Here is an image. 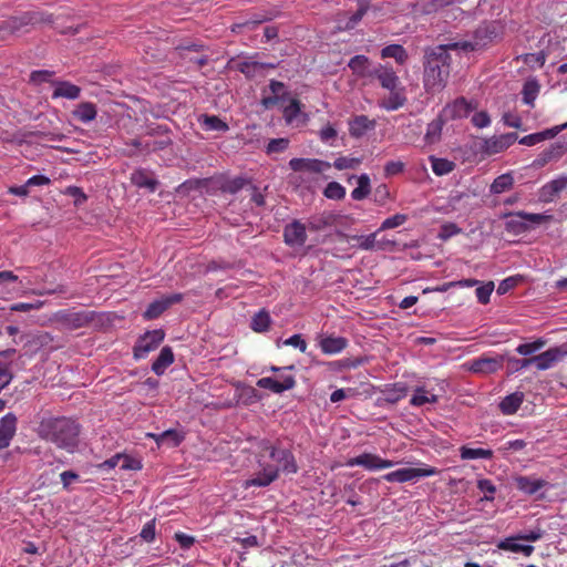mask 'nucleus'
<instances>
[{
    "label": "nucleus",
    "mask_w": 567,
    "mask_h": 567,
    "mask_svg": "<svg viewBox=\"0 0 567 567\" xmlns=\"http://www.w3.org/2000/svg\"><path fill=\"white\" fill-rule=\"evenodd\" d=\"M258 472L243 484L245 488L269 486L279 475V467L269 458V454H260L258 457Z\"/></svg>",
    "instance_id": "obj_3"
},
{
    "label": "nucleus",
    "mask_w": 567,
    "mask_h": 567,
    "mask_svg": "<svg viewBox=\"0 0 567 567\" xmlns=\"http://www.w3.org/2000/svg\"><path fill=\"white\" fill-rule=\"evenodd\" d=\"M567 187V176L561 175L546 183L538 194V198L543 203L553 202Z\"/></svg>",
    "instance_id": "obj_14"
},
{
    "label": "nucleus",
    "mask_w": 567,
    "mask_h": 567,
    "mask_svg": "<svg viewBox=\"0 0 567 567\" xmlns=\"http://www.w3.org/2000/svg\"><path fill=\"white\" fill-rule=\"evenodd\" d=\"M460 233H461V228L457 225H455L453 223H447L441 227L439 237L443 240H446Z\"/></svg>",
    "instance_id": "obj_57"
},
{
    "label": "nucleus",
    "mask_w": 567,
    "mask_h": 567,
    "mask_svg": "<svg viewBox=\"0 0 567 567\" xmlns=\"http://www.w3.org/2000/svg\"><path fill=\"white\" fill-rule=\"evenodd\" d=\"M472 124L477 128H484L489 126L491 118L489 115L485 111L476 112L472 116Z\"/></svg>",
    "instance_id": "obj_58"
},
{
    "label": "nucleus",
    "mask_w": 567,
    "mask_h": 567,
    "mask_svg": "<svg viewBox=\"0 0 567 567\" xmlns=\"http://www.w3.org/2000/svg\"><path fill=\"white\" fill-rule=\"evenodd\" d=\"M318 136L323 144L336 146L338 140V130L333 124L328 123L319 130Z\"/></svg>",
    "instance_id": "obj_44"
},
{
    "label": "nucleus",
    "mask_w": 567,
    "mask_h": 567,
    "mask_svg": "<svg viewBox=\"0 0 567 567\" xmlns=\"http://www.w3.org/2000/svg\"><path fill=\"white\" fill-rule=\"evenodd\" d=\"M404 164L400 161L388 162L384 166L385 176H394L403 172Z\"/></svg>",
    "instance_id": "obj_61"
},
{
    "label": "nucleus",
    "mask_w": 567,
    "mask_h": 567,
    "mask_svg": "<svg viewBox=\"0 0 567 567\" xmlns=\"http://www.w3.org/2000/svg\"><path fill=\"white\" fill-rule=\"evenodd\" d=\"M81 89L70 82L62 81L55 84L52 96L56 97H65L69 100H75L80 96Z\"/></svg>",
    "instance_id": "obj_30"
},
{
    "label": "nucleus",
    "mask_w": 567,
    "mask_h": 567,
    "mask_svg": "<svg viewBox=\"0 0 567 567\" xmlns=\"http://www.w3.org/2000/svg\"><path fill=\"white\" fill-rule=\"evenodd\" d=\"M267 451H269V458L279 467V472L281 471L286 474L297 473L298 466L289 450L267 446Z\"/></svg>",
    "instance_id": "obj_8"
},
{
    "label": "nucleus",
    "mask_w": 567,
    "mask_h": 567,
    "mask_svg": "<svg viewBox=\"0 0 567 567\" xmlns=\"http://www.w3.org/2000/svg\"><path fill=\"white\" fill-rule=\"evenodd\" d=\"M501 27L496 22L480 25L474 33L458 41L440 44L426 52L423 83L427 93L434 94L442 91L450 75V54H467L478 51L491 44L499 37Z\"/></svg>",
    "instance_id": "obj_1"
},
{
    "label": "nucleus",
    "mask_w": 567,
    "mask_h": 567,
    "mask_svg": "<svg viewBox=\"0 0 567 567\" xmlns=\"http://www.w3.org/2000/svg\"><path fill=\"white\" fill-rule=\"evenodd\" d=\"M358 186L351 192L354 200H362L371 193V181L368 174H361L357 178Z\"/></svg>",
    "instance_id": "obj_35"
},
{
    "label": "nucleus",
    "mask_w": 567,
    "mask_h": 567,
    "mask_svg": "<svg viewBox=\"0 0 567 567\" xmlns=\"http://www.w3.org/2000/svg\"><path fill=\"white\" fill-rule=\"evenodd\" d=\"M514 185V176L512 173H505L497 176L491 184L489 192L494 195H499L509 190Z\"/></svg>",
    "instance_id": "obj_33"
},
{
    "label": "nucleus",
    "mask_w": 567,
    "mask_h": 567,
    "mask_svg": "<svg viewBox=\"0 0 567 567\" xmlns=\"http://www.w3.org/2000/svg\"><path fill=\"white\" fill-rule=\"evenodd\" d=\"M348 66L355 75L360 78H364L372 74V72L370 71V61L365 55L353 56L349 61Z\"/></svg>",
    "instance_id": "obj_32"
},
{
    "label": "nucleus",
    "mask_w": 567,
    "mask_h": 567,
    "mask_svg": "<svg viewBox=\"0 0 567 567\" xmlns=\"http://www.w3.org/2000/svg\"><path fill=\"white\" fill-rule=\"evenodd\" d=\"M278 106L282 111L284 118L287 124L292 125L299 122L301 109L297 99L290 96L286 100V102H282Z\"/></svg>",
    "instance_id": "obj_22"
},
{
    "label": "nucleus",
    "mask_w": 567,
    "mask_h": 567,
    "mask_svg": "<svg viewBox=\"0 0 567 567\" xmlns=\"http://www.w3.org/2000/svg\"><path fill=\"white\" fill-rule=\"evenodd\" d=\"M522 540L518 538V535L509 536L502 539L497 547L502 550L512 551V553H520L525 557H529L534 551V546L532 545H523L519 543Z\"/></svg>",
    "instance_id": "obj_21"
},
{
    "label": "nucleus",
    "mask_w": 567,
    "mask_h": 567,
    "mask_svg": "<svg viewBox=\"0 0 567 567\" xmlns=\"http://www.w3.org/2000/svg\"><path fill=\"white\" fill-rule=\"evenodd\" d=\"M357 11L350 17L349 21L346 23V29H353L365 16L370 9L369 0H358Z\"/></svg>",
    "instance_id": "obj_42"
},
{
    "label": "nucleus",
    "mask_w": 567,
    "mask_h": 567,
    "mask_svg": "<svg viewBox=\"0 0 567 567\" xmlns=\"http://www.w3.org/2000/svg\"><path fill=\"white\" fill-rule=\"evenodd\" d=\"M381 58L394 59L399 64H404L408 60L406 50L400 44H390L381 50Z\"/></svg>",
    "instance_id": "obj_37"
},
{
    "label": "nucleus",
    "mask_w": 567,
    "mask_h": 567,
    "mask_svg": "<svg viewBox=\"0 0 567 567\" xmlns=\"http://www.w3.org/2000/svg\"><path fill=\"white\" fill-rule=\"evenodd\" d=\"M439 473L435 467L426 464H421L420 467H401L395 471L389 472L382 476L389 483H408L416 482L423 477L434 476Z\"/></svg>",
    "instance_id": "obj_4"
},
{
    "label": "nucleus",
    "mask_w": 567,
    "mask_h": 567,
    "mask_svg": "<svg viewBox=\"0 0 567 567\" xmlns=\"http://www.w3.org/2000/svg\"><path fill=\"white\" fill-rule=\"evenodd\" d=\"M323 195L329 199L340 200L346 196V188L338 182H330L326 186Z\"/></svg>",
    "instance_id": "obj_49"
},
{
    "label": "nucleus",
    "mask_w": 567,
    "mask_h": 567,
    "mask_svg": "<svg viewBox=\"0 0 567 567\" xmlns=\"http://www.w3.org/2000/svg\"><path fill=\"white\" fill-rule=\"evenodd\" d=\"M396 464L398 462L382 458L372 453H363L348 461V466H361L368 471L391 468Z\"/></svg>",
    "instance_id": "obj_6"
},
{
    "label": "nucleus",
    "mask_w": 567,
    "mask_h": 567,
    "mask_svg": "<svg viewBox=\"0 0 567 567\" xmlns=\"http://www.w3.org/2000/svg\"><path fill=\"white\" fill-rule=\"evenodd\" d=\"M372 128H374V121L369 120L365 115L355 116L349 123V133L353 137H361Z\"/></svg>",
    "instance_id": "obj_26"
},
{
    "label": "nucleus",
    "mask_w": 567,
    "mask_h": 567,
    "mask_svg": "<svg viewBox=\"0 0 567 567\" xmlns=\"http://www.w3.org/2000/svg\"><path fill=\"white\" fill-rule=\"evenodd\" d=\"M331 224V217L327 214L315 215L309 218L307 227L310 230L319 231Z\"/></svg>",
    "instance_id": "obj_51"
},
{
    "label": "nucleus",
    "mask_w": 567,
    "mask_h": 567,
    "mask_svg": "<svg viewBox=\"0 0 567 567\" xmlns=\"http://www.w3.org/2000/svg\"><path fill=\"white\" fill-rule=\"evenodd\" d=\"M17 431V417L12 413L6 414L0 422V434L13 437Z\"/></svg>",
    "instance_id": "obj_47"
},
{
    "label": "nucleus",
    "mask_w": 567,
    "mask_h": 567,
    "mask_svg": "<svg viewBox=\"0 0 567 567\" xmlns=\"http://www.w3.org/2000/svg\"><path fill=\"white\" fill-rule=\"evenodd\" d=\"M19 278L12 271H0V296L8 298L17 292L19 288L16 287Z\"/></svg>",
    "instance_id": "obj_23"
},
{
    "label": "nucleus",
    "mask_w": 567,
    "mask_h": 567,
    "mask_svg": "<svg viewBox=\"0 0 567 567\" xmlns=\"http://www.w3.org/2000/svg\"><path fill=\"white\" fill-rule=\"evenodd\" d=\"M270 94L262 96L261 103L266 109H272L278 106L282 102H286L290 95L286 92L284 83L279 81H271L269 84Z\"/></svg>",
    "instance_id": "obj_15"
},
{
    "label": "nucleus",
    "mask_w": 567,
    "mask_h": 567,
    "mask_svg": "<svg viewBox=\"0 0 567 567\" xmlns=\"http://www.w3.org/2000/svg\"><path fill=\"white\" fill-rule=\"evenodd\" d=\"M514 217H519V219L524 220L525 224H535L539 225L542 223L548 221L551 219L550 215L546 214H533V213H526V212H517L515 213Z\"/></svg>",
    "instance_id": "obj_50"
},
{
    "label": "nucleus",
    "mask_w": 567,
    "mask_h": 567,
    "mask_svg": "<svg viewBox=\"0 0 567 567\" xmlns=\"http://www.w3.org/2000/svg\"><path fill=\"white\" fill-rule=\"evenodd\" d=\"M131 182L140 187L154 192L157 187V181L154 176L145 169H137L131 175Z\"/></svg>",
    "instance_id": "obj_25"
},
{
    "label": "nucleus",
    "mask_w": 567,
    "mask_h": 567,
    "mask_svg": "<svg viewBox=\"0 0 567 567\" xmlns=\"http://www.w3.org/2000/svg\"><path fill=\"white\" fill-rule=\"evenodd\" d=\"M140 536L142 539H144L145 542L147 543H151L154 540L155 538V520H150L147 522L141 533H140Z\"/></svg>",
    "instance_id": "obj_60"
},
{
    "label": "nucleus",
    "mask_w": 567,
    "mask_h": 567,
    "mask_svg": "<svg viewBox=\"0 0 567 567\" xmlns=\"http://www.w3.org/2000/svg\"><path fill=\"white\" fill-rule=\"evenodd\" d=\"M141 468H142L141 461L133 458L131 456H127V455H123V460L121 462V470L136 471V470H141Z\"/></svg>",
    "instance_id": "obj_64"
},
{
    "label": "nucleus",
    "mask_w": 567,
    "mask_h": 567,
    "mask_svg": "<svg viewBox=\"0 0 567 567\" xmlns=\"http://www.w3.org/2000/svg\"><path fill=\"white\" fill-rule=\"evenodd\" d=\"M373 73L378 78L382 87L389 91H394L399 87L400 79L392 68H389L388 65H379Z\"/></svg>",
    "instance_id": "obj_19"
},
{
    "label": "nucleus",
    "mask_w": 567,
    "mask_h": 567,
    "mask_svg": "<svg viewBox=\"0 0 567 567\" xmlns=\"http://www.w3.org/2000/svg\"><path fill=\"white\" fill-rule=\"evenodd\" d=\"M494 290V282L487 281L476 288L475 295L482 305H486L489 302L491 295Z\"/></svg>",
    "instance_id": "obj_53"
},
{
    "label": "nucleus",
    "mask_w": 567,
    "mask_h": 567,
    "mask_svg": "<svg viewBox=\"0 0 567 567\" xmlns=\"http://www.w3.org/2000/svg\"><path fill=\"white\" fill-rule=\"evenodd\" d=\"M494 452L491 449L471 447L463 445L460 447V457L464 461L468 460H491Z\"/></svg>",
    "instance_id": "obj_28"
},
{
    "label": "nucleus",
    "mask_w": 567,
    "mask_h": 567,
    "mask_svg": "<svg viewBox=\"0 0 567 567\" xmlns=\"http://www.w3.org/2000/svg\"><path fill=\"white\" fill-rule=\"evenodd\" d=\"M285 346H291L299 349L301 352H306L307 342L301 338L300 334H293L284 341Z\"/></svg>",
    "instance_id": "obj_62"
},
{
    "label": "nucleus",
    "mask_w": 567,
    "mask_h": 567,
    "mask_svg": "<svg viewBox=\"0 0 567 567\" xmlns=\"http://www.w3.org/2000/svg\"><path fill=\"white\" fill-rule=\"evenodd\" d=\"M158 445L175 447L182 443L184 435L176 430H167L159 434H148Z\"/></svg>",
    "instance_id": "obj_29"
},
{
    "label": "nucleus",
    "mask_w": 567,
    "mask_h": 567,
    "mask_svg": "<svg viewBox=\"0 0 567 567\" xmlns=\"http://www.w3.org/2000/svg\"><path fill=\"white\" fill-rule=\"evenodd\" d=\"M174 362V353L169 347L162 348L156 360L152 364V371L162 375L165 370Z\"/></svg>",
    "instance_id": "obj_27"
},
{
    "label": "nucleus",
    "mask_w": 567,
    "mask_h": 567,
    "mask_svg": "<svg viewBox=\"0 0 567 567\" xmlns=\"http://www.w3.org/2000/svg\"><path fill=\"white\" fill-rule=\"evenodd\" d=\"M545 344H546V341L544 339L539 338L533 342L519 344L516 348V352L520 355L528 357V355L539 351L540 349H543L545 347Z\"/></svg>",
    "instance_id": "obj_48"
},
{
    "label": "nucleus",
    "mask_w": 567,
    "mask_h": 567,
    "mask_svg": "<svg viewBox=\"0 0 567 567\" xmlns=\"http://www.w3.org/2000/svg\"><path fill=\"white\" fill-rule=\"evenodd\" d=\"M567 357V343H563L558 347L549 348L540 354L534 355V365L540 370H548L554 367L557 362Z\"/></svg>",
    "instance_id": "obj_7"
},
{
    "label": "nucleus",
    "mask_w": 567,
    "mask_h": 567,
    "mask_svg": "<svg viewBox=\"0 0 567 567\" xmlns=\"http://www.w3.org/2000/svg\"><path fill=\"white\" fill-rule=\"evenodd\" d=\"M357 11L350 17L349 21L346 23V29H353L365 16L370 9L369 0H358Z\"/></svg>",
    "instance_id": "obj_43"
},
{
    "label": "nucleus",
    "mask_w": 567,
    "mask_h": 567,
    "mask_svg": "<svg viewBox=\"0 0 567 567\" xmlns=\"http://www.w3.org/2000/svg\"><path fill=\"white\" fill-rule=\"evenodd\" d=\"M354 390L351 389V388H348V389H338L336 391H333L330 395V401L333 402V403H337V402H340L347 398H350V396H353L354 395Z\"/></svg>",
    "instance_id": "obj_63"
},
{
    "label": "nucleus",
    "mask_w": 567,
    "mask_h": 567,
    "mask_svg": "<svg viewBox=\"0 0 567 567\" xmlns=\"http://www.w3.org/2000/svg\"><path fill=\"white\" fill-rule=\"evenodd\" d=\"M539 84L536 80H527L523 86V101L527 105H533L539 93Z\"/></svg>",
    "instance_id": "obj_45"
},
{
    "label": "nucleus",
    "mask_w": 567,
    "mask_h": 567,
    "mask_svg": "<svg viewBox=\"0 0 567 567\" xmlns=\"http://www.w3.org/2000/svg\"><path fill=\"white\" fill-rule=\"evenodd\" d=\"M295 384L296 381L292 374H282V381H278L277 379L270 377L260 378L257 381V386L270 390L277 394L291 390Z\"/></svg>",
    "instance_id": "obj_13"
},
{
    "label": "nucleus",
    "mask_w": 567,
    "mask_h": 567,
    "mask_svg": "<svg viewBox=\"0 0 567 567\" xmlns=\"http://www.w3.org/2000/svg\"><path fill=\"white\" fill-rule=\"evenodd\" d=\"M270 326V316L266 311H259L256 313L252 319L250 327L256 332H265L268 330Z\"/></svg>",
    "instance_id": "obj_46"
},
{
    "label": "nucleus",
    "mask_w": 567,
    "mask_h": 567,
    "mask_svg": "<svg viewBox=\"0 0 567 567\" xmlns=\"http://www.w3.org/2000/svg\"><path fill=\"white\" fill-rule=\"evenodd\" d=\"M430 162L433 173L437 176L446 175L451 173L455 167V164L446 158L430 156Z\"/></svg>",
    "instance_id": "obj_41"
},
{
    "label": "nucleus",
    "mask_w": 567,
    "mask_h": 567,
    "mask_svg": "<svg viewBox=\"0 0 567 567\" xmlns=\"http://www.w3.org/2000/svg\"><path fill=\"white\" fill-rule=\"evenodd\" d=\"M289 167L293 172L321 174L330 169L331 164L318 158H291L289 161Z\"/></svg>",
    "instance_id": "obj_11"
},
{
    "label": "nucleus",
    "mask_w": 567,
    "mask_h": 567,
    "mask_svg": "<svg viewBox=\"0 0 567 567\" xmlns=\"http://www.w3.org/2000/svg\"><path fill=\"white\" fill-rule=\"evenodd\" d=\"M246 183L247 181L243 177L233 178L224 185V190L230 194H235L240 190L246 185Z\"/></svg>",
    "instance_id": "obj_59"
},
{
    "label": "nucleus",
    "mask_w": 567,
    "mask_h": 567,
    "mask_svg": "<svg viewBox=\"0 0 567 567\" xmlns=\"http://www.w3.org/2000/svg\"><path fill=\"white\" fill-rule=\"evenodd\" d=\"M514 482L518 491L529 496L538 495L539 492L550 487L548 481L535 476L519 475L514 477Z\"/></svg>",
    "instance_id": "obj_10"
},
{
    "label": "nucleus",
    "mask_w": 567,
    "mask_h": 567,
    "mask_svg": "<svg viewBox=\"0 0 567 567\" xmlns=\"http://www.w3.org/2000/svg\"><path fill=\"white\" fill-rule=\"evenodd\" d=\"M565 128H567V122L561 125L547 128L543 132L526 135L522 137L518 142L522 145L534 146L543 141L554 138L559 132H561Z\"/></svg>",
    "instance_id": "obj_18"
},
{
    "label": "nucleus",
    "mask_w": 567,
    "mask_h": 567,
    "mask_svg": "<svg viewBox=\"0 0 567 567\" xmlns=\"http://www.w3.org/2000/svg\"><path fill=\"white\" fill-rule=\"evenodd\" d=\"M524 401V393L516 391L506 395L499 403V409L503 414L512 415L517 412Z\"/></svg>",
    "instance_id": "obj_24"
},
{
    "label": "nucleus",
    "mask_w": 567,
    "mask_h": 567,
    "mask_svg": "<svg viewBox=\"0 0 567 567\" xmlns=\"http://www.w3.org/2000/svg\"><path fill=\"white\" fill-rule=\"evenodd\" d=\"M437 395L432 393L431 391L425 390L420 386L416 388L414 394L411 398V404L414 406H422L425 403H436Z\"/></svg>",
    "instance_id": "obj_38"
},
{
    "label": "nucleus",
    "mask_w": 567,
    "mask_h": 567,
    "mask_svg": "<svg viewBox=\"0 0 567 567\" xmlns=\"http://www.w3.org/2000/svg\"><path fill=\"white\" fill-rule=\"evenodd\" d=\"M405 100L404 94L396 89L390 91V94L380 101V106L386 111H395L403 106Z\"/></svg>",
    "instance_id": "obj_34"
},
{
    "label": "nucleus",
    "mask_w": 567,
    "mask_h": 567,
    "mask_svg": "<svg viewBox=\"0 0 567 567\" xmlns=\"http://www.w3.org/2000/svg\"><path fill=\"white\" fill-rule=\"evenodd\" d=\"M289 146V140L288 138H274V140H270L267 147H266V152L268 154H275V153H282L284 151H286Z\"/></svg>",
    "instance_id": "obj_55"
},
{
    "label": "nucleus",
    "mask_w": 567,
    "mask_h": 567,
    "mask_svg": "<svg viewBox=\"0 0 567 567\" xmlns=\"http://www.w3.org/2000/svg\"><path fill=\"white\" fill-rule=\"evenodd\" d=\"M183 300L182 293H171L167 296H162L161 298L151 302L147 309L144 312V318L147 320H153L158 318L166 309H168L172 305L178 303Z\"/></svg>",
    "instance_id": "obj_9"
},
{
    "label": "nucleus",
    "mask_w": 567,
    "mask_h": 567,
    "mask_svg": "<svg viewBox=\"0 0 567 567\" xmlns=\"http://www.w3.org/2000/svg\"><path fill=\"white\" fill-rule=\"evenodd\" d=\"M472 110V104L461 97L455 100L452 104L446 105L442 110V116H444L445 120L462 118L466 117Z\"/></svg>",
    "instance_id": "obj_17"
},
{
    "label": "nucleus",
    "mask_w": 567,
    "mask_h": 567,
    "mask_svg": "<svg viewBox=\"0 0 567 567\" xmlns=\"http://www.w3.org/2000/svg\"><path fill=\"white\" fill-rule=\"evenodd\" d=\"M361 164V159L358 157L341 156L333 162V166L339 169H354Z\"/></svg>",
    "instance_id": "obj_54"
},
{
    "label": "nucleus",
    "mask_w": 567,
    "mask_h": 567,
    "mask_svg": "<svg viewBox=\"0 0 567 567\" xmlns=\"http://www.w3.org/2000/svg\"><path fill=\"white\" fill-rule=\"evenodd\" d=\"M477 487L478 489L484 493V498L486 501H493L494 499V494L496 492V487L495 485L492 483V481L487 480V478H483V480H480L477 482Z\"/></svg>",
    "instance_id": "obj_56"
},
{
    "label": "nucleus",
    "mask_w": 567,
    "mask_h": 567,
    "mask_svg": "<svg viewBox=\"0 0 567 567\" xmlns=\"http://www.w3.org/2000/svg\"><path fill=\"white\" fill-rule=\"evenodd\" d=\"M199 122L205 131L226 132L228 130V125L215 115H203Z\"/></svg>",
    "instance_id": "obj_40"
},
{
    "label": "nucleus",
    "mask_w": 567,
    "mask_h": 567,
    "mask_svg": "<svg viewBox=\"0 0 567 567\" xmlns=\"http://www.w3.org/2000/svg\"><path fill=\"white\" fill-rule=\"evenodd\" d=\"M307 226L299 220H293L284 229V237L287 245L301 247L307 240Z\"/></svg>",
    "instance_id": "obj_12"
},
{
    "label": "nucleus",
    "mask_w": 567,
    "mask_h": 567,
    "mask_svg": "<svg viewBox=\"0 0 567 567\" xmlns=\"http://www.w3.org/2000/svg\"><path fill=\"white\" fill-rule=\"evenodd\" d=\"M518 138V135L514 132L493 136L485 141V151L488 154H497L504 152L512 146Z\"/></svg>",
    "instance_id": "obj_16"
},
{
    "label": "nucleus",
    "mask_w": 567,
    "mask_h": 567,
    "mask_svg": "<svg viewBox=\"0 0 567 567\" xmlns=\"http://www.w3.org/2000/svg\"><path fill=\"white\" fill-rule=\"evenodd\" d=\"M165 333L162 329L146 331L141 336L133 348L134 358L141 360L154 351L164 340Z\"/></svg>",
    "instance_id": "obj_5"
},
{
    "label": "nucleus",
    "mask_w": 567,
    "mask_h": 567,
    "mask_svg": "<svg viewBox=\"0 0 567 567\" xmlns=\"http://www.w3.org/2000/svg\"><path fill=\"white\" fill-rule=\"evenodd\" d=\"M79 433V425L68 417H45L39 425V434L42 439L70 453L78 446Z\"/></svg>",
    "instance_id": "obj_2"
},
{
    "label": "nucleus",
    "mask_w": 567,
    "mask_h": 567,
    "mask_svg": "<svg viewBox=\"0 0 567 567\" xmlns=\"http://www.w3.org/2000/svg\"><path fill=\"white\" fill-rule=\"evenodd\" d=\"M96 114H97L96 106H95V104H93L91 102L80 103L73 111V116L78 121L85 123V124L92 122L96 117Z\"/></svg>",
    "instance_id": "obj_31"
},
{
    "label": "nucleus",
    "mask_w": 567,
    "mask_h": 567,
    "mask_svg": "<svg viewBox=\"0 0 567 567\" xmlns=\"http://www.w3.org/2000/svg\"><path fill=\"white\" fill-rule=\"evenodd\" d=\"M445 121L446 120L441 114L437 118L427 124L426 133L424 136L426 143L433 144L440 140Z\"/></svg>",
    "instance_id": "obj_36"
},
{
    "label": "nucleus",
    "mask_w": 567,
    "mask_h": 567,
    "mask_svg": "<svg viewBox=\"0 0 567 567\" xmlns=\"http://www.w3.org/2000/svg\"><path fill=\"white\" fill-rule=\"evenodd\" d=\"M408 220V216L405 214H395L383 220L381 224L379 231H383L386 229H393L402 226Z\"/></svg>",
    "instance_id": "obj_52"
},
{
    "label": "nucleus",
    "mask_w": 567,
    "mask_h": 567,
    "mask_svg": "<svg viewBox=\"0 0 567 567\" xmlns=\"http://www.w3.org/2000/svg\"><path fill=\"white\" fill-rule=\"evenodd\" d=\"M348 346V340L339 336H326L319 340V347L324 354L333 355L342 352Z\"/></svg>",
    "instance_id": "obj_20"
},
{
    "label": "nucleus",
    "mask_w": 567,
    "mask_h": 567,
    "mask_svg": "<svg viewBox=\"0 0 567 567\" xmlns=\"http://www.w3.org/2000/svg\"><path fill=\"white\" fill-rule=\"evenodd\" d=\"M501 367V362L494 358H482L472 364V370L480 373H492Z\"/></svg>",
    "instance_id": "obj_39"
}]
</instances>
